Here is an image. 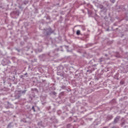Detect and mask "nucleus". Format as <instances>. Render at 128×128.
Here are the masks:
<instances>
[{
  "instance_id": "obj_11",
  "label": "nucleus",
  "mask_w": 128,
  "mask_h": 128,
  "mask_svg": "<svg viewBox=\"0 0 128 128\" xmlns=\"http://www.w3.org/2000/svg\"><path fill=\"white\" fill-rule=\"evenodd\" d=\"M26 90H23L22 91V94H26Z\"/></svg>"
},
{
  "instance_id": "obj_9",
  "label": "nucleus",
  "mask_w": 128,
  "mask_h": 128,
  "mask_svg": "<svg viewBox=\"0 0 128 128\" xmlns=\"http://www.w3.org/2000/svg\"><path fill=\"white\" fill-rule=\"evenodd\" d=\"M32 110H34V112H36V110H34V106H32Z\"/></svg>"
},
{
  "instance_id": "obj_20",
  "label": "nucleus",
  "mask_w": 128,
  "mask_h": 128,
  "mask_svg": "<svg viewBox=\"0 0 128 128\" xmlns=\"http://www.w3.org/2000/svg\"><path fill=\"white\" fill-rule=\"evenodd\" d=\"M122 124H124V123H122Z\"/></svg>"
},
{
  "instance_id": "obj_21",
  "label": "nucleus",
  "mask_w": 128,
  "mask_h": 128,
  "mask_svg": "<svg viewBox=\"0 0 128 128\" xmlns=\"http://www.w3.org/2000/svg\"><path fill=\"white\" fill-rule=\"evenodd\" d=\"M95 16H96V14Z\"/></svg>"
},
{
  "instance_id": "obj_14",
  "label": "nucleus",
  "mask_w": 128,
  "mask_h": 128,
  "mask_svg": "<svg viewBox=\"0 0 128 128\" xmlns=\"http://www.w3.org/2000/svg\"><path fill=\"white\" fill-rule=\"evenodd\" d=\"M38 52H42V50H38Z\"/></svg>"
},
{
  "instance_id": "obj_19",
  "label": "nucleus",
  "mask_w": 128,
  "mask_h": 128,
  "mask_svg": "<svg viewBox=\"0 0 128 128\" xmlns=\"http://www.w3.org/2000/svg\"><path fill=\"white\" fill-rule=\"evenodd\" d=\"M18 52H20V50H18Z\"/></svg>"
},
{
  "instance_id": "obj_15",
  "label": "nucleus",
  "mask_w": 128,
  "mask_h": 128,
  "mask_svg": "<svg viewBox=\"0 0 128 128\" xmlns=\"http://www.w3.org/2000/svg\"><path fill=\"white\" fill-rule=\"evenodd\" d=\"M96 68H94V70H94Z\"/></svg>"
},
{
  "instance_id": "obj_6",
  "label": "nucleus",
  "mask_w": 128,
  "mask_h": 128,
  "mask_svg": "<svg viewBox=\"0 0 128 128\" xmlns=\"http://www.w3.org/2000/svg\"><path fill=\"white\" fill-rule=\"evenodd\" d=\"M98 7L100 8L101 10H102V8H104V6L102 4H99L98 5Z\"/></svg>"
},
{
  "instance_id": "obj_1",
  "label": "nucleus",
  "mask_w": 128,
  "mask_h": 128,
  "mask_svg": "<svg viewBox=\"0 0 128 128\" xmlns=\"http://www.w3.org/2000/svg\"><path fill=\"white\" fill-rule=\"evenodd\" d=\"M22 96V94H20V91H18L17 92V94H16V98H20Z\"/></svg>"
},
{
  "instance_id": "obj_12",
  "label": "nucleus",
  "mask_w": 128,
  "mask_h": 128,
  "mask_svg": "<svg viewBox=\"0 0 128 128\" xmlns=\"http://www.w3.org/2000/svg\"><path fill=\"white\" fill-rule=\"evenodd\" d=\"M26 74H28V73H26L25 74H24V76H26Z\"/></svg>"
},
{
  "instance_id": "obj_10",
  "label": "nucleus",
  "mask_w": 128,
  "mask_h": 128,
  "mask_svg": "<svg viewBox=\"0 0 128 128\" xmlns=\"http://www.w3.org/2000/svg\"><path fill=\"white\" fill-rule=\"evenodd\" d=\"M88 14H92V11H88Z\"/></svg>"
},
{
  "instance_id": "obj_13",
  "label": "nucleus",
  "mask_w": 128,
  "mask_h": 128,
  "mask_svg": "<svg viewBox=\"0 0 128 128\" xmlns=\"http://www.w3.org/2000/svg\"><path fill=\"white\" fill-rule=\"evenodd\" d=\"M105 56H108V54H105Z\"/></svg>"
},
{
  "instance_id": "obj_3",
  "label": "nucleus",
  "mask_w": 128,
  "mask_h": 128,
  "mask_svg": "<svg viewBox=\"0 0 128 128\" xmlns=\"http://www.w3.org/2000/svg\"><path fill=\"white\" fill-rule=\"evenodd\" d=\"M104 58H102L99 59L98 62H104Z\"/></svg>"
},
{
  "instance_id": "obj_17",
  "label": "nucleus",
  "mask_w": 128,
  "mask_h": 128,
  "mask_svg": "<svg viewBox=\"0 0 128 128\" xmlns=\"http://www.w3.org/2000/svg\"><path fill=\"white\" fill-rule=\"evenodd\" d=\"M62 88H64V86H62Z\"/></svg>"
},
{
  "instance_id": "obj_4",
  "label": "nucleus",
  "mask_w": 128,
  "mask_h": 128,
  "mask_svg": "<svg viewBox=\"0 0 128 128\" xmlns=\"http://www.w3.org/2000/svg\"><path fill=\"white\" fill-rule=\"evenodd\" d=\"M38 126H44V125L42 124V122H40L38 123Z\"/></svg>"
},
{
  "instance_id": "obj_18",
  "label": "nucleus",
  "mask_w": 128,
  "mask_h": 128,
  "mask_svg": "<svg viewBox=\"0 0 128 128\" xmlns=\"http://www.w3.org/2000/svg\"><path fill=\"white\" fill-rule=\"evenodd\" d=\"M47 34H48V33H47Z\"/></svg>"
},
{
  "instance_id": "obj_5",
  "label": "nucleus",
  "mask_w": 128,
  "mask_h": 128,
  "mask_svg": "<svg viewBox=\"0 0 128 128\" xmlns=\"http://www.w3.org/2000/svg\"><path fill=\"white\" fill-rule=\"evenodd\" d=\"M80 30H78L76 31V34H77V36H80Z\"/></svg>"
},
{
  "instance_id": "obj_8",
  "label": "nucleus",
  "mask_w": 128,
  "mask_h": 128,
  "mask_svg": "<svg viewBox=\"0 0 128 128\" xmlns=\"http://www.w3.org/2000/svg\"><path fill=\"white\" fill-rule=\"evenodd\" d=\"M110 2H112L114 4V2H116V0H110Z\"/></svg>"
},
{
  "instance_id": "obj_2",
  "label": "nucleus",
  "mask_w": 128,
  "mask_h": 128,
  "mask_svg": "<svg viewBox=\"0 0 128 128\" xmlns=\"http://www.w3.org/2000/svg\"><path fill=\"white\" fill-rule=\"evenodd\" d=\"M120 116L116 117L114 120V124H116V122H118V120H120Z\"/></svg>"
},
{
  "instance_id": "obj_7",
  "label": "nucleus",
  "mask_w": 128,
  "mask_h": 128,
  "mask_svg": "<svg viewBox=\"0 0 128 128\" xmlns=\"http://www.w3.org/2000/svg\"><path fill=\"white\" fill-rule=\"evenodd\" d=\"M112 116H108V120H112Z\"/></svg>"
},
{
  "instance_id": "obj_16",
  "label": "nucleus",
  "mask_w": 128,
  "mask_h": 128,
  "mask_svg": "<svg viewBox=\"0 0 128 128\" xmlns=\"http://www.w3.org/2000/svg\"><path fill=\"white\" fill-rule=\"evenodd\" d=\"M122 81H121V82H120V83L122 84Z\"/></svg>"
}]
</instances>
